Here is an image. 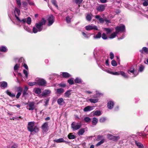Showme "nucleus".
I'll use <instances>...</instances> for the list:
<instances>
[{
  "label": "nucleus",
  "mask_w": 148,
  "mask_h": 148,
  "mask_svg": "<svg viewBox=\"0 0 148 148\" xmlns=\"http://www.w3.org/2000/svg\"><path fill=\"white\" fill-rule=\"evenodd\" d=\"M71 90L66 91L64 94V96L67 97H69L71 94Z\"/></svg>",
  "instance_id": "obj_32"
},
{
  "label": "nucleus",
  "mask_w": 148,
  "mask_h": 148,
  "mask_svg": "<svg viewBox=\"0 0 148 148\" xmlns=\"http://www.w3.org/2000/svg\"><path fill=\"white\" fill-rule=\"evenodd\" d=\"M83 0H75V3L79 5L80 4Z\"/></svg>",
  "instance_id": "obj_58"
},
{
  "label": "nucleus",
  "mask_w": 148,
  "mask_h": 148,
  "mask_svg": "<svg viewBox=\"0 0 148 148\" xmlns=\"http://www.w3.org/2000/svg\"><path fill=\"white\" fill-rule=\"evenodd\" d=\"M28 87L26 86L25 87L24 89L23 90V96H24L25 95H26L28 94V93L27 92V91L28 90Z\"/></svg>",
  "instance_id": "obj_25"
},
{
  "label": "nucleus",
  "mask_w": 148,
  "mask_h": 148,
  "mask_svg": "<svg viewBox=\"0 0 148 148\" xmlns=\"http://www.w3.org/2000/svg\"><path fill=\"white\" fill-rule=\"evenodd\" d=\"M8 84L6 82L3 81L1 82V86L3 88H5L7 86Z\"/></svg>",
  "instance_id": "obj_28"
},
{
  "label": "nucleus",
  "mask_w": 148,
  "mask_h": 148,
  "mask_svg": "<svg viewBox=\"0 0 148 148\" xmlns=\"http://www.w3.org/2000/svg\"><path fill=\"white\" fill-rule=\"evenodd\" d=\"M53 141L58 143L64 142L67 143V142L64 140L63 138H60L58 139L54 140Z\"/></svg>",
  "instance_id": "obj_21"
},
{
  "label": "nucleus",
  "mask_w": 148,
  "mask_h": 148,
  "mask_svg": "<svg viewBox=\"0 0 148 148\" xmlns=\"http://www.w3.org/2000/svg\"><path fill=\"white\" fill-rule=\"evenodd\" d=\"M36 84V82H29L28 83V85L31 86L35 85Z\"/></svg>",
  "instance_id": "obj_47"
},
{
  "label": "nucleus",
  "mask_w": 148,
  "mask_h": 148,
  "mask_svg": "<svg viewBox=\"0 0 148 148\" xmlns=\"http://www.w3.org/2000/svg\"><path fill=\"white\" fill-rule=\"evenodd\" d=\"M84 120L85 122L88 123L91 120V119L89 117H86L84 118Z\"/></svg>",
  "instance_id": "obj_49"
},
{
  "label": "nucleus",
  "mask_w": 148,
  "mask_h": 148,
  "mask_svg": "<svg viewBox=\"0 0 148 148\" xmlns=\"http://www.w3.org/2000/svg\"><path fill=\"white\" fill-rule=\"evenodd\" d=\"M82 34L85 38H88V36L84 32H82Z\"/></svg>",
  "instance_id": "obj_61"
},
{
  "label": "nucleus",
  "mask_w": 148,
  "mask_h": 148,
  "mask_svg": "<svg viewBox=\"0 0 148 148\" xmlns=\"http://www.w3.org/2000/svg\"><path fill=\"white\" fill-rule=\"evenodd\" d=\"M106 120V118L105 117H102L100 119L99 121L101 123H103Z\"/></svg>",
  "instance_id": "obj_59"
},
{
  "label": "nucleus",
  "mask_w": 148,
  "mask_h": 148,
  "mask_svg": "<svg viewBox=\"0 0 148 148\" xmlns=\"http://www.w3.org/2000/svg\"><path fill=\"white\" fill-rule=\"evenodd\" d=\"M117 34V33L116 32H114L112 33L109 36V38L110 39H112L115 37Z\"/></svg>",
  "instance_id": "obj_35"
},
{
  "label": "nucleus",
  "mask_w": 148,
  "mask_h": 148,
  "mask_svg": "<svg viewBox=\"0 0 148 148\" xmlns=\"http://www.w3.org/2000/svg\"><path fill=\"white\" fill-rule=\"evenodd\" d=\"M111 64L113 66H117V64L116 61L114 60H113L111 62Z\"/></svg>",
  "instance_id": "obj_46"
},
{
  "label": "nucleus",
  "mask_w": 148,
  "mask_h": 148,
  "mask_svg": "<svg viewBox=\"0 0 148 148\" xmlns=\"http://www.w3.org/2000/svg\"><path fill=\"white\" fill-rule=\"evenodd\" d=\"M28 2L29 4L30 5H34V3L32 1H29V0H28Z\"/></svg>",
  "instance_id": "obj_64"
},
{
  "label": "nucleus",
  "mask_w": 148,
  "mask_h": 148,
  "mask_svg": "<svg viewBox=\"0 0 148 148\" xmlns=\"http://www.w3.org/2000/svg\"><path fill=\"white\" fill-rule=\"evenodd\" d=\"M46 22V20L42 18L40 21L36 23L35 26L33 28V32L34 33L41 31L43 29V26Z\"/></svg>",
  "instance_id": "obj_2"
},
{
  "label": "nucleus",
  "mask_w": 148,
  "mask_h": 148,
  "mask_svg": "<svg viewBox=\"0 0 148 148\" xmlns=\"http://www.w3.org/2000/svg\"><path fill=\"white\" fill-rule=\"evenodd\" d=\"M6 92L8 95L11 97H14L15 96V94L11 93V92L9 91L8 90H7L6 91Z\"/></svg>",
  "instance_id": "obj_23"
},
{
  "label": "nucleus",
  "mask_w": 148,
  "mask_h": 148,
  "mask_svg": "<svg viewBox=\"0 0 148 148\" xmlns=\"http://www.w3.org/2000/svg\"><path fill=\"white\" fill-rule=\"evenodd\" d=\"M96 94H97V95L96 97H95V98H97L99 97L102 96L103 95V94L101 93L99 91H96Z\"/></svg>",
  "instance_id": "obj_41"
},
{
  "label": "nucleus",
  "mask_w": 148,
  "mask_h": 148,
  "mask_svg": "<svg viewBox=\"0 0 148 148\" xmlns=\"http://www.w3.org/2000/svg\"><path fill=\"white\" fill-rule=\"evenodd\" d=\"M101 33L100 32H98L96 35L94 36V38L96 39L99 38H101Z\"/></svg>",
  "instance_id": "obj_37"
},
{
  "label": "nucleus",
  "mask_w": 148,
  "mask_h": 148,
  "mask_svg": "<svg viewBox=\"0 0 148 148\" xmlns=\"http://www.w3.org/2000/svg\"><path fill=\"white\" fill-rule=\"evenodd\" d=\"M36 81L37 82V84L40 86H45L46 82L44 79L37 78L36 79Z\"/></svg>",
  "instance_id": "obj_6"
},
{
  "label": "nucleus",
  "mask_w": 148,
  "mask_h": 148,
  "mask_svg": "<svg viewBox=\"0 0 148 148\" xmlns=\"http://www.w3.org/2000/svg\"><path fill=\"white\" fill-rule=\"evenodd\" d=\"M51 2L53 4L55 5L56 7L57 8H58V6L57 4L56 1V0H52Z\"/></svg>",
  "instance_id": "obj_51"
},
{
  "label": "nucleus",
  "mask_w": 148,
  "mask_h": 148,
  "mask_svg": "<svg viewBox=\"0 0 148 148\" xmlns=\"http://www.w3.org/2000/svg\"><path fill=\"white\" fill-rule=\"evenodd\" d=\"M20 67V64H16L14 67V70H16L19 68Z\"/></svg>",
  "instance_id": "obj_50"
},
{
  "label": "nucleus",
  "mask_w": 148,
  "mask_h": 148,
  "mask_svg": "<svg viewBox=\"0 0 148 148\" xmlns=\"http://www.w3.org/2000/svg\"><path fill=\"white\" fill-rule=\"evenodd\" d=\"M49 100V98H47L45 99L44 101V102L45 103V106H47V105Z\"/></svg>",
  "instance_id": "obj_55"
},
{
  "label": "nucleus",
  "mask_w": 148,
  "mask_h": 148,
  "mask_svg": "<svg viewBox=\"0 0 148 148\" xmlns=\"http://www.w3.org/2000/svg\"><path fill=\"white\" fill-rule=\"evenodd\" d=\"M98 122V120L95 117L93 118L92 119V124L94 125H96Z\"/></svg>",
  "instance_id": "obj_33"
},
{
  "label": "nucleus",
  "mask_w": 148,
  "mask_h": 148,
  "mask_svg": "<svg viewBox=\"0 0 148 148\" xmlns=\"http://www.w3.org/2000/svg\"><path fill=\"white\" fill-rule=\"evenodd\" d=\"M27 128L28 130L31 132H34L36 133L39 130V128L36 125H35L34 122H31L28 123Z\"/></svg>",
  "instance_id": "obj_3"
},
{
  "label": "nucleus",
  "mask_w": 148,
  "mask_h": 148,
  "mask_svg": "<svg viewBox=\"0 0 148 148\" xmlns=\"http://www.w3.org/2000/svg\"><path fill=\"white\" fill-rule=\"evenodd\" d=\"M101 114V112H95L93 114H94V115L99 116Z\"/></svg>",
  "instance_id": "obj_44"
},
{
  "label": "nucleus",
  "mask_w": 148,
  "mask_h": 148,
  "mask_svg": "<svg viewBox=\"0 0 148 148\" xmlns=\"http://www.w3.org/2000/svg\"><path fill=\"white\" fill-rule=\"evenodd\" d=\"M102 38L104 40H106L107 39V37L105 33H103L102 36Z\"/></svg>",
  "instance_id": "obj_56"
},
{
  "label": "nucleus",
  "mask_w": 148,
  "mask_h": 148,
  "mask_svg": "<svg viewBox=\"0 0 148 148\" xmlns=\"http://www.w3.org/2000/svg\"><path fill=\"white\" fill-rule=\"evenodd\" d=\"M18 145L16 144H14L11 147V148H17Z\"/></svg>",
  "instance_id": "obj_62"
},
{
  "label": "nucleus",
  "mask_w": 148,
  "mask_h": 148,
  "mask_svg": "<svg viewBox=\"0 0 148 148\" xmlns=\"http://www.w3.org/2000/svg\"><path fill=\"white\" fill-rule=\"evenodd\" d=\"M22 90L23 89L21 87H19L17 88V91L18 92L21 93Z\"/></svg>",
  "instance_id": "obj_57"
},
{
  "label": "nucleus",
  "mask_w": 148,
  "mask_h": 148,
  "mask_svg": "<svg viewBox=\"0 0 148 148\" xmlns=\"http://www.w3.org/2000/svg\"><path fill=\"white\" fill-rule=\"evenodd\" d=\"M106 6L104 4L99 5L97 8V10L99 12H102L105 10Z\"/></svg>",
  "instance_id": "obj_14"
},
{
  "label": "nucleus",
  "mask_w": 148,
  "mask_h": 148,
  "mask_svg": "<svg viewBox=\"0 0 148 148\" xmlns=\"http://www.w3.org/2000/svg\"><path fill=\"white\" fill-rule=\"evenodd\" d=\"M115 30L118 34L120 32H124L125 31V26L123 24H121L115 27Z\"/></svg>",
  "instance_id": "obj_7"
},
{
  "label": "nucleus",
  "mask_w": 148,
  "mask_h": 148,
  "mask_svg": "<svg viewBox=\"0 0 148 148\" xmlns=\"http://www.w3.org/2000/svg\"><path fill=\"white\" fill-rule=\"evenodd\" d=\"M41 128L42 130L45 132H47L49 129L48 123L45 122L42 125Z\"/></svg>",
  "instance_id": "obj_13"
},
{
  "label": "nucleus",
  "mask_w": 148,
  "mask_h": 148,
  "mask_svg": "<svg viewBox=\"0 0 148 148\" xmlns=\"http://www.w3.org/2000/svg\"><path fill=\"white\" fill-rule=\"evenodd\" d=\"M75 83L78 84H81L82 83V81L81 79L79 77H76L75 80Z\"/></svg>",
  "instance_id": "obj_29"
},
{
  "label": "nucleus",
  "mask_w": 148,
  "mask_h": 148,
  "mask_svg": "<svg viewBox=\"0 0 148 148\" xmlns=\"http://www.w3.org/2000/svg\"><path fill=\"white\" fill-rule=\"evenodd\" d=\"M17 4L19 6L20 8H21V0H16Z\"/></svg>",
  "instance_id": "obj_54"
},
{
  "label": "nucleus",
  "mask_w": 148,
  "mask_h": 148,
  "mask_svg": "<svg viewBox=\"0 0 148 148\" xmlns=\"http://www.w3.org/2000/svg\"><path fill=\"white\" fill-rule=\"evenodd\" d=\"M145 68L144 66L142 65H140L139 66L138 71L140 72H142Z\"/></svg>",
  "instance_id": "obj_42"
},
{
  "label": "nucleus",
  "mask_w": 148,
  "mask_h": 148,
  "mask_svg": "<svg viewBox=\"0 0 148 148\" xmlns=\"http://www.w3.org/2000/svg\"><path fill=\"white\" fill-rule=\"evenodd\" d=\"M85 132L84 128L80 129L78 132V134L79 135H82Z\"/></svg>",
  "instance_id": "obj_30"
},
{
  "label": "nucleus",
  "mask_w": 148,
  "mask_h": 148,
  "mask_svg": "<svg viewBox=\"0 0 148 148\" xmlns=\"http://www.w3.org/2000/svg\"><path fill=\"white\" fill-rule=\"evenodd\" d=\"M144 2L143 3V5L144 6H146L148 5V0H142Z\"/></svg>",
  "instance_id": "obj_43"
},
{
  "label": "nucleus",
  "mask_w": 148,
  "mask_h": 148,
  "mask_svg": "<svg viewBox=\"0 0 148 148\" xmlns=\"http://www.w3.org/2000/svg\"><path fill=\"white\" fill-rule=\"evenodd\" d=\"M114 103L112 101H108L107 103V106L108 108L110 109H112L114 105Z\"/></svg>",
  "instance_id": "obj_16"
},
{
  "label": "nucleus",
  "mask_w": 148,
  "mask_h": 148,
  "mask_svg": "<svg viewBox=\"0 0 148 148\" xmlns=\"http://www.w3.org/2000/svg\"><path fill=\"white\" fill-rule=\"evenodd\" d=\"M68 82L70 85H72L74 84V82L73 78L69 79L67 81Z\"/></svg>",
  "instance_id": "obj_39"
},
{
  "label": "nucleus",
  "mask_w": 148,
  "mask_h": 148,
  "mask_svg": "<svg viewBox=\"0 0 148 148\" xmlns=\"http://www.w3.org/2000/svg\"><path fill=\"white\" fill-rule=\"evenodd\" d=\"M136 71L135 66L132 65L127 70V72L130 75L132 74L133 75L132 77H134L136 76L138 74V73H136Z\"/></svg>",
  "instance_id": "obj_4"
},
{
  "label": "nucleus",
  "mask_w": 148,
  "mask_h": 148,
  "mask_svg": "<svg viewBox=\"0 0 148 148\" xmlns=\"http://www.w3.org/2000/svg\"><path fill=\"white\" fill-rule=\"evenodd\" d=\"M20 11L19 9L16 8H15L14 10V13L15 16L17 20L21 23H26L30 25L31 22V18L29 17L27 18H24L21 20L18 16L20 15Z\"/></svg>",
  "instance_id": "obj_1"
},
{
  "label": "nucleus",
  "mask_w": 148,
  "mask_h": 148,
  "mask_svg": "<svg viewBox=\"0 0 148 148\" xmlns=\"http://www.w3.org/2000/svg\"><path fill=\"white\" fill-rule=\"evenodd\" d=\"M24 28L25 30L29 32H30L31 31L29 28L27 26H24Z\"/></svg>",
  "instance_id": "obj_53"
},
{
  "label": "nucleus",
  "mask_w": 148,
  "mask_h": 148,
  "mask_svg": "<svg viewBox=\"0 0 148 148\" xmlns=\"http://www.w3.org/2000/svg\"><path fill=\"white\" fill-rule=\"evenodd\" d=\"M85 29L87 31H90L92 30H97L98 28L97 26L92 24L89 25L85 27Z\"/></svg>",
  "instance_id": "obj_11"
},
{
  "label": "nucleus",
  "mask_w": 148,
  "mask_h": 148,
  "mask_svg": "<svg viewBox=\"0 0 148 148\" xmlns=\"http://www.w3.org/2000/svg\"><path fill=\"white\" fill-rule=\"evenodd\" d=\"M104 29L106 32L107 33L109 34L112 31L113 29L109 28H106Z\"/></svg>",
  "instance_id": "obj_38"
},
{
  "label": "nucleus",
  "mask_w": 148,
  "mask_h": 148,
  "mask_svg": "<svg viewBox=\"0 0 148 148\" xmlns=\"http://www.w3.org/2000/svg\"><path fill=\"white\" fill-rule=\"evenodd\" d=\"M104 139H102L99 142L97 143V144H96V146H98L99 145H100L102 144L103 143H104Z\"/></svg>",
  "instance_id": "obj_48"
},
{
  "label": "nucleus",
  "mask_w": 148,
  "mask_h": 148,
  "mask_svg": "<svg viewBox=\"0 0 148 148\" xmlns=\"http://www.w3.org/2000/svg\"><path fill=\"white\" fill-rule=\"evenodd\" d=\"M107 136L108 138L111 140L114 141L117 140L120 138L119 136H114L111 134H108Z\"/></svg>",
  "instance_id": "obj_12"
},
{
  "label": "nucleus",
  "mask_w": 148,
  "mask_h": 148,
  "mask_svg": "<svg viewBox=\"0 0 148 148\" xmlns=\"http://www.w3.org/2000/svg\"><path fill=\"white\" fill-rule=\"evenodd\" d=\"M58 103L60 105H63L65 103L63 99L61 98L58 99L57 101Z\"/></svg>",
  "instance_id": "obj_20"
},
{
  "label": "nucleus",
  "mask_w": 148,
  "mask_h": 148,
  "mask_svg": "<svg viewBox=\"0 0 148 148\" xmlns=\"http://www.w3.org/2000/svg\"><path fill=\"white\" fill-rule=\"evenodd\" d=\"M23 73L25 75L26 78H27L28 76V73L27 71L25 70H23Z\"/></svg>",
  "instance_id": "obj_45"
},
{
  "label": "nucleus",
  "mask_w": 148,
  "mask_h": 148,
  "mask_svg": "<svg viewBox=\"0 0 148 148\" xmlns=\"http://www.w3.org/2000/svg\"><path fill=\"white\" fill-rule=\"evenodd\" d=\"M95 18L97 19L101 23H103L104 20L99 15H96L95 17Z\"/></svg>",
  "instance_id": "obj_18"
},
{
  "label": "nucleus",
  "mask_w": 148,
  "mask_h": 148,
  "mask_svg": "<svg viewBox=\"0 0 148 148\" xmlns=\"http://www.w3.org/2000/svg\"><path fill=\"white\" fill-rule=\"evenodd\" d=\"M72 17L73 16H66V22L68 23H70Z\"/></svg>",
  "instance_id": "obj_24"
},
{
  "label": "nucleus",
  "mask_w": 148,
  "mask_h": 148,
  "mask_svg": "<svg viewBox=\"0 0 148 148\" xmlns=\"http://www.w3.org/2000/svg\"><path fill=\"white\" fill-rule=\"evenodd\" d=\"M95 107V106H88L84 108V111H90L93 110Z\"/></svg>",
  "instance_id": "obj_19"
},
{
  "label": "nucleus",
  "mask_w": 148,
  "mask_h": 148,
  "mask_svg": "<svg viewBox=\"0 0 148 148\" xmlns=\"http://www.w3.org/2000/svg\"><path fill=\"white\" fill-rule=\"evenodd\" d=\"M86 20L88 21H90L91 19V16L89 14L87 15L86 17Z\"/></svg>",
  "instance_id": "obj_52"
},
{
  "label": "nucleus",
  "mask_w": 148,
  "mask_h": 148,
  "mask_svg": "<svg viewBox=\"0 0 148 148\" xmlns=\"http://www.w3.org/2000/svg\"><path fill=\"white\" fill-rule=\"evenodd\" d=\"M112 74L114 75H121L123 77H124V78L126 79H128L129 77V76L127 74L125 73L124 71H120L119 73L117 72H112Z\"/></svg>",
  "instance_id": "obj_5"
},
{
  "label": "nucleus",
  "mask_w": 148,
  "mask_h": 148,
  "mask_svg": "<svg viewBox=\"0 0 148 148\" xmlns=\"http://www.w3.org/2000/svg\"><path fill=\"white\" fill-rule=\"evenodd\" d=\"M7 51L8 49L6 47L3 46L0 47V51L5 52Z\"/></svg>",
  "instance_id": "obj_22"
},
{
  "label": "nucleus",
  "mask_w": 148,
  "mask_h": 148,
  "mask_svg": "<svg viewBox=\"0 0 148 148\" xmlns=\"http://www.w3.org/2000/svg\"><path fill=\"white\" fill-rule=\"evenodd\" d=\"M98 99L97 98L96 99H90L89 100L92 103H97L98 101Z\"/></svg>",
  "instance_id": "obj_31"
},
{
  "label": "nucleus",
  "mask_w": 148,
  "mask_h": 148,
  "mask_svg": "<svg viewBox=\"0 0 148 148\" xmlns=\"http://www.w3.org/2000/svg\"><path fill=\"white\" fill-rule=\"evenodd\" d=\"M64 90L62 88L58 89L57 90V92L58 94H61L63 92Z\"/></svg>",
  "instance_id": "obj_36"
},
{
  "label": "nucleus",
  "mask_w": 148,
  "mask_h": 148,
  "mask_svg": "<svg viewBox=\"0 0 148 148\" xmlns=\"http://www.w3.org/2000/svg\"><path fill=\"white\" fill-rule=\"evenodd\" d=\"M135 143L139 148H144L143 145L136 140L135 141Z\"/></svg>",
  "instance_id": "obj_26"
},
{
  "label": "nucleus",
  "mask_w": 148,
  "mask_h": 148,
  "mask_svg": "<svg viewBox=\"0 0 148 148\" xmlns=\"http://www.w3.org/2000/svg\"><path fill=\"white\" fill-rule=\"evenodd\" d=\"M81 126V124L80 123H76L75 122H73L71 124V127L73 130L79 129Z\"/></svg>",
  "instance_id": "obj_9"
},
{
  "label": "nucleus",
  "mask_w": 148,
  "mask_h": 148,
  "mask_svg": "<svg viewBox=\"0 0 148 148\" xmlns=\"http://www.w3.org/2000/svg\"><path fill=\"white\" fill-rule=\"evenodd\" d=\"M60 75H62L63 77L65 78H68L71 76L69 74L66 72H61Z\"/></svg>",
  "instance_id": "obj_17"
},
{
  "label": "nucleus",
  "mask_w": 148,
  "mask_h": 148,
  "mask_svg": "<svg viewBox=\"0 0 148 148\" xmlns=\"http://www.w3.org/2000/svg\"><path fill=\"white\" fill-rule=\"evenodd\" d=\"M51 91L50 90H45L42 92V97H45L48 96L51 93Z\"/></svg>",
  "instance_id": "obj_15"
},
{
  "label": "nucleus",
  "mask_w": 148,
  "mask_h": 148,
  "mask_svg": "<svg viewBox=\"0 0 148 148\" xmlns=\"http://www.w3.org/2000/svg\"><path fill=\"white\" fill-rule=\"evenodd\" d=\"M47 20L48 22L47 25L49 26H50L54 21V17L53 15H50L48 17Z\"/></svg>",
  "instance_id": "obj_10"
},
{
  "label": "nucleus",
  "mask_w": 148,
  "mask_h": 148,
  "mask_svg": "<svg viewBox=\"0 0 148 148\" xmlns=\"http://www.w3.org/2000/svg\"><path fill=\"white\" fill-rule=\"evenodd\" d=\"M34 92L36 94H40L41 92V89L39 88H36L34 89Z\"/></svg>",
  "instance_id": "obj_34"
},
{
  "label": "nucleus",
  "mask_w": 148,
  "mask_h": 148,
  "mask_svg": "<svg viewBox=\"0 0 148 148\" xmlns=\"http://www.w3.org/2000/svg\"><path fill=\"white\" fill-rule=\"evenodd\" d=\"M68 138L69 139H72L75 138V136L72 134V133L69 134L68 136Z\"/></svg>",
  "instance_id": "obj_40"
},
{
  "label": "nucleus",
  "mask_w": 148,
  "mask_h": 148,
  "mask_svg": "<svg viewBox=\"0 0 148 148\" xmlns=\"http://www.w3.org/2000/svg\"><path fill=\"white\" fill-rule=\"evenodd\" d=\"M110 58L112 60L113 59L114 56L113 53L112 52H111L110 53Z\"/></svg>",
  "instance_id": "obj_60"
},
{
  "label": "nucleus",
  "mask_w": 148,
  "mask_h": 148,
  "mask_svg": "<svg viewBox=\"0 0 148 148\" xmlns=\"http://www.w3.org/2000/svg\"><path fill=\"white\" fill-rule=\"evenodd\" d=\"M140 51L142 53H143L144 51L146 53H148V48L145 47H143L142 49L140 50Z\"/></svg>",
  "instance_id": "obj_27"
},
{
  "label": "nucleus",
  "mask_w": 148,
  "mask_h": 148,
  "mask_svg": "<svg viewBox=\"0 0 148 148\" xmlns=\"http://www.w3.org/2000/svg\"><path fill=\"white\" fill-rule=\"evenodd\" d=\"M34 104V103L33 102H29L28 103H25V105H27L26 108L29 110H34L35 108Z\"/></svg>",
  "instance_id": "obj_8"
},
{
  "label": "nucleus",
  "mask_w": 148,
  "mask_h": 148,
  "mask_svg": "<svg viewBox=\"0 0 148 148\" xmlns=\"http://www.w3.org/2000/svg\"><path fill=\"white\" fill-rule=\"evenodd\" d=\"M102 138V136L101 135H99L97 136L96 140L97 141L99 140Z\"/></svg>",
  "instance_id": "obj_63"
}]
</instances>
